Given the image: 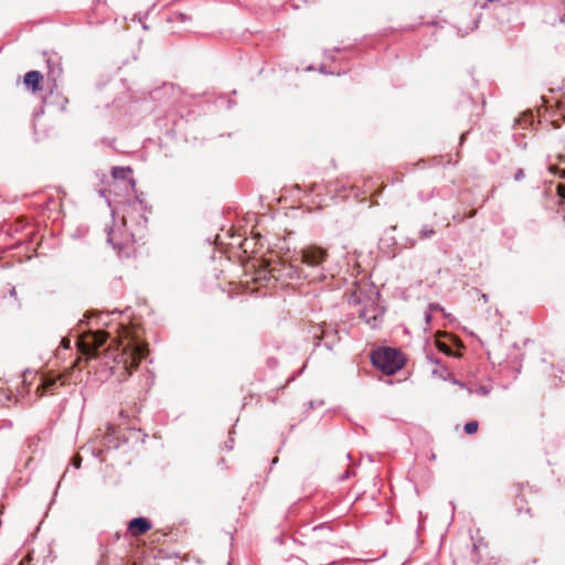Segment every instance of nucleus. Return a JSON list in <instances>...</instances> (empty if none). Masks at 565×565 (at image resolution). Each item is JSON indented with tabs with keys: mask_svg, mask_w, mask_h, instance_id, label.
I'll return each instance as SVG.
<instances>
[{
	"mask_svg": "<svg viewBox=\"0 0 565 565\" xmlns=\"http://www.w3.org/2000/svg\"><path fill=\"white\" fill-rule=\"evenodd\" d=\"M43 75L39 71H29L23 76L24 86L33 94H36L43 88Z\"/></svg>",
	"mask_w": 565,
	"mask_h": 565,
	"instance_id": "0eeeda50",
	"label": "nucleus"
},
{
	"mask_svg": "<svg viewBox=\"0 0 565 565\" xmlns=\"http://www.w3.org/2000/svg\"><path fill=\"white\" fill-rule=\"evenodd\" d=\"M550 171H551L552 173H555V172L557 171V167H556V166H551V167H550Z\"/></svg>",
	"mask_w": 565,
	"mask_h": 565,
	"instance_id": "4be33fe9",
	"label": "nucleus"
},
{
	"mask_svg": "<svg viewBox=\"0 0 565 565\" xmlns=\"http://www.w3.org/2000/svg\"><path fill=\"white\" fill-rule=\"evenodd\" d=\"M70 344H71V340H70V339H63V340H62V345H63L64 348H70Z\"/></svg>",
	"mask_w": 565,
	"mask_h": 565,
	"instance_id": "6ab92c4d",
	"label": "nucleus"
},
{
	"mask_svg": "<svg viewBox=\"0 0 565 565\" xmlns=\"http://www.w3.org/2000/svg\"><path fill=\"white\" fill-rule=\"evenodd\" d=\"M131 173L130 168H121V167H115L111 170V175L114 179H121L125 180L128 178V174Z\"/></svg>",
	"mask_w": 565,
	"mask_h": 565,
	"instance_id": "9d476101",
	"label": "nucleus"
},
{
	"mask_svg": "<svg viewBox=\"0 0 565 565\" xmlns=\"http://www.w3.org/2000/svg\"><path fill=\"white\" fill-rule=\"evenodd\" d=\"M145 221L132 222L128 225L127 216L121 217L120 225H115L108 233V242L119 252L130 248L138 239L145 236Z\"/></svg>",
	"mask_w": 565,
	"mask_h": 565,
	"instance_id": "f03ea898",
	"label": "nucleus"
},
{
	"mask_svg": "<svg viewBox=\"0 0 565 565\" xmlns=\"http://www.w3.org/2000/svg\"><path fill=\"white\" fill-rule=\"evenodd\" d=\"M118 339L117 347L106 350L102 358L105 365L109 364V359H113L111 372L118 373L121 380H126L148 355V345L138 342V334L130 327L120 326Z\"/></svg>",
	"mask_w": 565,
	"mask_h": 565,
	"instance_id": "f257e3e1",
	"label": "nucleus"
},
{
	"mask_svg": "<svg viewBox=\"0 0 565 565\" xmlns=\"http://www.w3.org/2000/svg\"><path fill=\"white\" fill-rule=\"evenodd\" d=\"M82 465V457L79 455H76L74 458H73V466L75 468H79Z\"/></svg>",
	"mask_w": 565,
	"mask_h": 565,
	"instance_id": "2eb2a0df",
	"label": "nucleus"
},
{
	"mask_svg": "<svg viewBox=\"0 0 565 565\" xmlns=\"http://www.w3.org/2000/svg\"><path fill=\"white\" fill-rule=\"evenodd\" d=\"M438 348H439L441 351H444L445 353H447V354H449V353H450V349H449L446 344H444V343H441V342H438Z\"/></svg>",
	"mask_w": 565,
	"mask_h": 565,
	"instance_id": "f3484780",
	"label": "nucleus"
},
{
	"mask_svg": "<svg viewBox=\"0 0 565 565\" xmlns=\"http://www.w3.org/2000/svg\"><path fill=\"white\" fill-rule=\"evenodd\" d=\"M481 544H482L481 542H479V543H477V542H476V543H473V550H475V551H477V550L480 547V545H481Z\"/></svg>",
	"mask_w": 565,
	"mask_h": 565,
	"instance_id": "5701e85b",
	"label": "nucleus"
},
{
	"mask_svg": "<svg viewBox=\"0 0 565 565\" xmlns=\"http://www.w3.org/2000/svg\"><path fill=\"white\" fill-rule=\"evenodd\" d=\"M151 530V523L145 518L132 519L128 524V531L134 537H138Z\"/></svg>",
	"mask_w": 565,
	"mask_h": 565,
	"instance_id": "1a4fd4ad",
	"label": "nucleus"
},
{
	"mask_svg": "<svg viewBox=\"0 0 565 565\" xmlns=\"http://www.w3.org/2000/svg\"><path fill=\"white\" fill-rule=\"evenodd\" d=\"M373 365L386 375H393L404 366L403 354L392 348H382L372 352Z\"/></svg>",
	"mask_w": 565,
	"mask_h": 565,
	"instance_id": "7ed1b4c3",
	"label": "nucleus"
},
{
	"mask_svg": "<svg viewBox=\"0 0 565 565\" xmlns=\"http://www.w3.org/2000/svg\"><path fill=\"white\" fill-rule=\"evenodd\" d=\"M166 534H161L160 532H154L151 534L153 542H159L161 536H164Z\"/></svg>",
	"mask_w": 565,
	"mask_h": 565,
	"instance_id": "dca6fc26",
	"label": "nucleus"
},
{
	"mask_svg": "<svg viewBox=\"0 0 565 565\" xmlns=\"http://www.w3.org/2000/svg\"><path fill=\"white\" fill-rule=\"evenodd\" d=\"M68 103L66 97H61V109L64 110L66 107V104Z\"/></svg>",
	"mask_w": 565,
	"mask_h": 565,
	"instance_id": "a211bd4d",
	"label": "nucleus"
},
{
	"mask_svg": "<svg viewBox=\"0 0 565 565\" xmlns=\"http://www.w3.org/2000/svg\"><path fill=\"white\" fill-rule=\"evenodd\" d=\"M524 177H525V173H524L523 169H518V171L514 174V180L521 181L522 179H524Z\"/></svg>",
	"mask_w": 565,
	"mask_h": 565,
	"instance_id": "ddd939ff",
	"label": "nucleus"
},
{
	"mask_svg": "<svg viewBox=\"0 0 565 565\" xmlns=\"http://www.w3.org/2000/svg\"><path fill=\"white\" fill-rule=\"evenodd\" d=\"M68 374H57V375H45L42 380V383L36 387L38 397H42L45 394L54 395L58 393L60 387L65 386L68 381Z\"/></svg>",
	"mask_w": 565,
	"mask_h": 565,
	"instance_id": "39448f33",
	"label": "nucleus"
},
{
	"mask_svg": "<svg viewBox=\"0 0 565 565\" xmlns=\"http://www.w3.org/2000/svg\"><path fill=\"white\" fill-rule=\"evenodd\" d=\"M557 194L562 199H565V184H557Z\"/></svg>",
	"mask_w": 565,
	"mask_h": 565,
	"instance_id": "4468645a",
	"label": "nucleus"
},
{
	"mask_svg": "<svg viewBox=\"0 0 565 565\" xmlns=\"http://www.w3.org/2000/svg\"><path fill=\"white\" fill-rule=\"evenodd\" d=\"M20 565H23V561L21 562V564H20Z\"/></svg>",
	"mask_w": 565,
	"mask_h": 565,
	"instance_id": "b1692460",
	"label": "nucleus"
},
{
	"mask_svg": "<svg viewBox=\"0 0 565 565\" xmlns=\"http://www.w3.org/2000/svg\"><path fill=\"white\" fill-rule=\"evenodd\" d=\"M478 428H479V424L477 420H471L469 423H467L465 425V431L468 434V435H472L478 431Z\"/></svg>",
	"mask_w": 565,
	"mask_h": 565,
	"instance_id": "9b49d317",
	"label": "nucleus"
},
{
	"mask_svg": "<svg viewBox=\"0 0 565 565\" xmlns=\"http://www.w3.org/2000/svg\"><path fill=\"white\" fill-rule=\"evenodd\" d=\"M107 338L108 332L103 330L83 333L77 341L78 350L87 359L98 358V350L106 342Z\"/></svg>",
	"mask_w": 565,
	"mask_h": 565,
	"instance_id": "20e7f679",
	"label": "nucleus"
},
{
	"mask_svg": "<svg viewBox=\"0 0 565 565\" xmlns=\"http://www.w3.org/2000/svg\"><path fill=\"white\" fill-rule=\"evenodd\" d=\"M359 316L360 318L364 319L367 323H370L371 320L376 321L377 318L376 315L369 317L365 310H359Z\"/></svg>",
	"mask_w": 565,
	"mask_h": 565,
	"instance_id": "f8f14e48",
	"label": "nucleus"
},
{
	"mask_svg": "<svg viewBox=\"0 0 565 565\" xmlns=\"http://www.w3.org/2000/svg\"><path fill=\"white\" fill-rule=\"evenodd\" d=\"M352 297L354 298V301L356 303H361L362 302V299L360 297L356 296V291L353 292Z\"/></svg>",
	"mask_w": 565,
	"mask_h": 565,
	"instance_id": "412c9836",
	"label": "nucleus"
},
{
	"mask_svg": "<svg viewBox=\"0 0 565 565\" xmlns=\"http://www.w3.org/2000/svg\"><path fill=\"white\" fill-rule=\"evenodd\" d=\"M327 257H328L327 249L316 246V245L307 246V247L302 248L300 252L301 263L306 264L308 266H311V267L321 265L322 263L326 262Z\"/></svg>",
	"mask_w": 565,
	"mask_h": 565,
	"instance_id": "423d86ee",
	"label": "nucleus"
},
{
	"mask_svg": "<svg viewBox=\"0 0 565 565\" xmlns=\"http://www.w3.org/2000/svg\"><path fill=\"white\" fill-rule=\"evenodd\" d=\"M268 271L275 279L292 278L294 268L290 265L278 262L275 264H268Z\"/></svg>",
	"mask_w": 565,
	"mask_h": 565,
	"instance_id": "6e6552de",
	"label": "nucleus"
},
{
	"mask_svg": "<svg viewBox=\"0 0 565 565\" xmlns=\"http://www.w3.org/2000/svg\"><path fill=\"white\" fill-rule=\"evenodd\" d=\"M476 214H477V210H476V209H473V210H471V211L466 215V217L471 218V217H473Z\"/></svg>",
	"mask_w": 565,
	"mask_h": 565,
	"instance_id": "aec40b11",
	"label": "nucleus"
}]
</instances>
